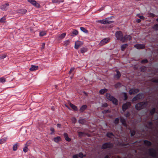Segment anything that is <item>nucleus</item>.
Listing matches in <instances>:
<instances>
[{"label": "nucleus", "instance_id": "obj_1", "mask_svg": "<svg viewBox=\"0 0 158 158\" xmlns=\"http://www.w3.org/2000/svg\"><path fill=\"white\" fill-rule=\"evenodd\" d=\"M115 36L117 40H120L123 42L126 41V39L123 38L122 33L120 31H117L116 32Z\"/></svg>", "mask_w": 158, "mask_h": 158}, {"label": "nucleus", "instance_id": "obj_2", "mask_svg": "<svg viewBox=\"0 0 158 158\" xmlns=\"http://www.w3.org/2000/svg\"><path fill=\"white\" fill-rule=\"evenodd\" d=\"M106 98L107 99L111 101L113 104L115 105L117 104L118 102L117 100L112 96H111L110 94H106Z\"/></svg>", "mask_w": 158, "mask_h": 158}, {"label": "nucleus", "instance_id": "obj_3", "mask_svg": "<svg viewBox=\"0 0 158 158\" xmlns=\"http://www.w3.org/2000/svg\"><path fill=\"white\" fill-rule=\"evenodd\" d=\"M147 105L145 102H141L135 105V108L138 110H139L144 107H145Z\"/></svg>", "mask_w": 158, "mask_h": 158}, {"label": "nucleus", "instance_id": "obj_4", "mask_svg": "<svg viewBox=\"0 0 158 158\" xmlns=\"http://www.w3.org/2000/svg\"><path fill=\"white\" fill-rule=\"evenodd\" d=\"M97 22L100 23L102 24H110L113 22V21H109L108 20V19H102L101 20H98Z\"/></svg>", "mask_w": 158, "mask_h": 158}, {"label": "nucleus", "instance_id": "obj_5", "mask_svg": "<svg viewBox=\"0 0 158 158\" xmlns=\"http://www.w3.org/2000/svg\"><path fill=\"white\" fill-rule=\"evenodd\" d=\"M110 40V38H105L102 40L99 43L100 46H102L107 43Z\"/></svg>", "mask_w": 158, "mask_h": 158}, {"label": "nucleus", "instance_id": "obj_6", "mask_svg": "<svg viewBox=\"0 0 158 158\" xmlns=\"http://www.w3.org/2000/svg\"><path fill=\"white\" fill-rule=\"evenodd\" d=\"M28 1L34 6L37 8H40V4L35 0H28Z\"/></svg>", "mask_w": 158, "mask_h": 158}, {"label": "nucleus", "instance_id": "obj_7", "mask_svg": "<svg viewBox=\"0 0 158 158\" xmlns=\"http://www.w3.org/2000/svg\"><path fill=\"white\" fill-rule=\"evenodd\" d=\"M143 98V95L142 94H137L135 97H134L132 100L133 101H135L139 99H142Z\"/></svg>", "mask_w": 158, "mask_h": 158}, {"label": "nucleus", "instance_id": "obj_8", "mask_svg": "<svg viewBox=\"0 0 158 158\" xmlns=\"http://www.w3.org/2000/svg\"><path fill=\"white\" fill-rule=\"evenodd\" d=\"M139 91V90L137 89H131L129 92V94L131 95L132 94H136Z\"/></svg>", "mask_w": 158, "mask_h": 158}, {"label": "nucleus", "instance_id": "obj_9", "mask_svg": "<svg viewBox=\"0 0 158 158\" xmlns=\"http://www.w3.org/2000/svg\"><path fill=\"white\" fill-rule=\"evenodd\" d=\"M112 146V144L110 143H106L104 144L102 146V148L105 149L107 148H110Z\"/></svg>", "mask_w": 158, "mask_h": 158}, {"label": "nucleus", "instance_id": "obj_10", "mask_svg": "<svg viewBox=\"0 0 158 158\" xmlns=\"http://www.w3.org/2000/svg\"><path fill=\"white\" fill-rule=\"evenodd\" d=\"M131 105V104L130 102H127L126 103L124 104L122 106V109L123 111H125L128 107L130 106Z\"/></svg>", "mask_w": 158, "mask_h": 158}, {"label": "nucleus", "instance_id": "obj_11", "mask_svg": "<svg viewBox=\"0 0 158 158\" xmlns=\"http://www.w3.org/2000/svg\"><path fill=\"white\" fill-rule=\"evenodd\" d=\"M83 44L82 42L80 41H77L75 43L74 48H75L77 49L80 47Z\"/></svg>", "mask_w": 158, "mask_h": 158}, {"label": "nucleus", "instance_id": "obj_12", "mask_svg": "<svg viewBox=\"0 0 158 158\" xmlns=\"http://www.w3.org/2000/svg\"><path fill=\"white\" fill-rule=\"evenodd\" d=\"M9 6V4L8 3H7L2 5L1 6L0 8L2 10L5 11L7 9V7L8 6Z\"/></svg>", "mask_w": 158, "mask_h": 158}, {"label": "nucleus", "instance_id": "obj_13", "mask_svg": "<svg viewBox=\"0 0 158 158\" xmlns=\"http://www.w3.org/2000/svg\"><path fill=\"white\" fill-rule=\"evenodd\" d=\"M17 11L18 14L23 15L25 14L27 12V10L26 9H23L18 10H17Z\"/></svg>", "mask_w": 158, "mask_h": 158}, {"label": "nucleus", "instance_id": "obj_14", "mask_svg": "<svg viewBox=\"0 0 158 158\" xmlns=\"http://www.w3.org/2000/svg\"><path fill=\"white\" fill-rule=\"evenodd\" d=\"M135 47L138 49H141L143 48L144 45L143 44H137L135 45Z\"/></svg>", "mask_w": 158, "mask_h": 158}, {"label": "nucleus", "instance_id": "obj_15", "mask_svg": "<svg viewBox=\"0 0 158 158\" xmlns=\"http://www.w3.org/2000/svg\"><path fill=\"white\" fill-rule=\"evenodd\" d=\"M38 67L37 66L32 65L31 66V68L29 69L30 71H33L36 70L38 69Z\"/></svg>", "mask_w": 158, "mask_h": 158}, {"label": "nucleus", "instance_id": "obj_16", "mask_svg": "<svg viewBox=\"0 0 158 158\" xmlns=\"http://www.w3.org/2000/svg\"><path fill=\"white\" fill-rule=\"evenodd\" d=\"M64 136L65 139L68 141H71V139L69 138L68 135L66 133H64Z\"/></svg>", "mask_w": 158, "mask_h": 158}, {"label": "nucleus", "instance_id": "obj_17", "mask_svg": "<svg viewBox=\"0 0 158 158\" xmlns=\"http://www.w3.org/2000/svg\"><path fill=\"white\" fill-rule=\"evenodd\" d=\"M116 71L117 73V74L114 75V77L115 78H116L117 79H118L120 77V73L118 70H116Z\"/></svg>", "mask_w": 158, "mask_h": 158}, {"label": "nucleus", "instance_id": "obj_18", "mask_svg": "<svg viewBox=\"0 0 158 158\" xmlns=\"http://www.w3.org/2000/svg\"><path fill=\"white\" fill-rule=\"evenodd\" d=\"M70 107L74 110L77 111L78 110L77 107L71 103H69Z\"/></svg>", "mask_w": 158, "mask_h": 158}, {"label": "nucleus", "instance_id": "obj_19", "mask_svg": "<svg viewBox=\"0 0 158 158\" xmlns=\"http://www.w3.org/2000/svg\"><path fill=\"white\" fill-rule=\"evenodd\" d=\"M86 108L87 106L86 105H84L81 107L80 109V111L81 112H82L86 109Z\"/></svg>", "mask_w": 158, "mask_h": 158}, {"label": "nucleus", "instance_id": "obj_20", "mask_svg": "<svg viewBox=\"0 0 158 158\" xmlns=\"http://www.w3.org/2000/svg\"><path fill=\"white\" fill-rule=\"evenodd\" d=\"M52 1L53 3H57L58 4L64 2V0H52Z\"/></svg>", "mask_w": 158, "mask_h": 158}, {"label": "nucleus", "instance_id": "obj_21", "mask_svg": "<svg viewBox=\"0 0 158 158\" xmlns=\"http://www.w3.org/2000/svg\"><path fill=\"white\" fill-rule=\"evenodd\" d=\"M66 34L65 33H63L60 35L58 37V39L59 40H61L63 39L65 36Z\"/></svg>", "mask_w": 158, "mask_h": 158}, {"label": "nucleus", "instance_id": "obj_22", "mask_svg": "<svg viewBox=\"0 0 158 158\" xmlns=\"http://www.w3.org/2000/svg\"><path fill=\"white\" fill-rule=\"evenodd\" d=\"M107 91V89H101L99 91V93L100 94H102L106 92Z\"/></svg>", "mask_w": 158, "mask_h": 158}, {"label": "nucleus", "instance_id": "obj_23", "mask_svg": "<svg viewBox=\"0 0 158 158\" xmlns=\"http://www.w3.org/2000/svg\"><path fill=\"white\" fill-rule=\"evenodd\" d=\"M18 144L16 143L14 145L13 147V150L14 151H16L17 149Z\"/></svg>", "mask_w": 158, "mask_h": 158}, {"label": "nucleus", "instance_id": "obj_24", "mask_svg": "<svg viewBox=\"0 0 158 158\" xmlns=\"http://www.w3.org/2000/svg\"><path fill=\"white\" fill-rule=\"evenodd\" d=\"M78 33V32L76 30H74L72 33V36H75V35H77Z\"/></svg>", "mask_w": 158, "mask_h": 158}, {"label": "nucleus", "instance_id": "obj_25", "mask_svg": "<svg viewBox=\"0 0 158 158\" xmlns=\"http://www.w3.org/2000/svg\"><path fill=\"white\" fill-rule=\"evenodd\" d=\"M6 19V16H4L2 18L0 19V23H4L5 22V21Z\"/></svg>", "mask_w": 158, "mask_h": 158}, {"label": "nucleus", "instance_id": "obj_26", "mask_svg": "<svg viewBox=\"0 0 158 158\" xmlns=\"http://www.w3.org/2000/svg\"><path fill=\"white\" fill-rule=\"evenodd\" d=\"M60 140V138L59 136H58L54 138V141L56 142H59Z\"/></svg>", "mask_w": 158, "mask_h": 158}, {"label": "nucleus", "instance_id": "obj_27", "mask_svg": "<svg viewBox=\"0 0 158 158\" xmlns=\"http://www.w3.org/2000/svg\"><path fill=\"white\" fill-rule=\"evenodd\" d=\"M80 29L81 31L85 33H87L88 32V31L83 27H80Z\"/></svg>", "mask_w": 158, "mask_h": 158}, {"label": "nucleus", "instance_id": "obj_28", "mask_svg": "<svg viewBox=\"0 0 158 158\" xmlns=\"http://www.w3.org/2000/svg\"><path fill=\"white\" fill-rule=\"evenodd\" d=\"M123 38L126 39V41L128 40H130L131 39V37L130 35H126Z\"/></svg>", "mask_w": 158, "mask_h": 158}, {"label": "nucleus", "instance_id": "obj_29", "mask_svg": "<svg viewBox=\"0 0 158 158\" xmlns=\"http://www.w3.org/2000/svg\"><path fill=\"white\" fill-rule=\"evenodd\" d=\"M28 150L27 145L26 144L25 147L23 148V151L24 152H26L28 151Z\"/></svg>", "mask_w": 158, "mask_h": 158}, {"label": "nucleus", "instance_id": "obj_30", "mask_svg": "<svg viewBox=\"0 0 158 158\" xmlns=\"http://www.w3.org/2000/svg\"><path fill=\"white\" fill-rule=\"evenodd\" d=\"M127 46V44H124L123 45L121 46V49L122 51H123L125 48Z\"/></svg>", "mask_w": 158, "mask_h": 158}, {"label": "nucleus", "instance_id": "obj_31", "mask_svg": "<svg viewBox=\"0 0 158 158\" xmlns=\"http://www.w3.org/2000/svg\"><path fill=\"white\" fill-rule=\"evenodd\" d=\"M87 51V49L85 48H82L81 49V53H84Z\"/></svg>", "mask_w": 158, "mask_h": 158}, {"label": "nucleus", "instance_id": "obj_32", "mask_svg": "<svg viewBox=\"0 0 158 158\" xmlns=\"http://www.w3.org/2000/svg\"><path fill=\"white\" fill-rule=\"evenodd\" d=\"M7 138H2L0 139V144L3 143L6 140Z\"/></svg>", "mask_w": 158, "mask_h": 158}, {"label": "nucleus", "instance_id": "obj_33", "mask_svg": "<svg viewBox=\"0 0 158 158\" xmlns=\"http://www.w3.org/2000/svg\"><path fill=\"white\" fill-rule=\"evenodd\" d=\"M78 122L80 123L83 124L85 122V120L84 119H81L79 120Z\"/></svg>", "mask_w": 158, "mask_h": 158}, {"label": "nucleus", "instance_id": "obj_34", "mask_svg": "<svg viewBox=\"0 0 158 158\" xmlns=\"http://www.w3.org/2000/svg\"><path fill=\"white\" fill-rule=\"evenodd\" d=\"M144 142L145 144L148 146L150 145L151 144V142L145 140L144 141Z\"/></svg>", "mask_w": 158, "mask_h": 158}, {"label": "nucleus", "instance_id": "obj_35", "mask_svg": "<svg viewBox=\"0 0 158 158\" xmlns=\"http://www.w3.org/2000/svg\"><path fill=\"white\" fill-rule=\"evenodd\" d=\"M120 121L125 126H126V123H125V120L124 119H123V118H121L120 119Z\"/></svg>", "mask_w": 158, "mask_h": 158}, {"label": "nucleus", "instance_id": "obj_36", "mask_svg": "<svg viewBox=\"0 0 158 158\" xmlns=\"http://www.w3.org/2000/svg\"><path fill=\"white\" fill-rule=\"evenodd\" d=\"M121 85V84L120 83H118L115 85V87L116 88H118L120 87Z\"/></svg>", "mask_w": 158, "mask_h": 158}, {"label": "nucleus", "instance_id": "obj_37", "mask_svg": "<svg viewBox=\"0 0 158 158\" xmlns=\"http://www.w3.org/2000/svg\"><path fill=\"white\" fill-rule=\"evenodd\" d=\"M149 151L151 152V151L152 152H153V153H150V154L152 156H155V151L152 149H150V150H149Z\"/></svg>", "mask_w": 158, "mask_h": 158}, {"label": "nucleus", "instance_id": "obj_38", "mask_svg": "<svg viewBox=\"0 0 158 158\" xmlns=\"http://www.w3.org/2000/svg\"><path fill=\"white\" fill-rule=\"evenodd\" d=\"M46 34V33L45 31H41L40 33V35L41 36H43Z\"/></svg>", "mask_w": 158, "mask_h": 158}, {"label": "nucleus", "instance_id": "obj_39", "mask_svg": "<svg viewBox=\"0 0 158 158\" xmlns=\"http://www.w3.org/2000/svg\"><path fill=\"white\" fill-rule=\"evenodd\" d=\"M64 44L66 46H67L68 45H69L70 43L69 41L68 40H65L64 41Z\"/></svg>", "mask_w": 158, "mask_h": 158}, {"label": "nucleus", "instance_id": "obj_40", "mask_svg": "<svg viewBox=\"0 0 158 158\" xmlns=\"http://www.w3.org/2000/svg\"><path fill=\"white\" fill-rule=\"evenodd\" d=\"M6 81L5 79L3 77L0 78V82L2 83L5 82Z\"/></svg>", "mask_w": 158, "mask_h": 158}, {"label": "nucleus", "instance_id": "obj_41", "mask_svg": "<svg viewBox=\"0 0 158 158\" xmlns=\"http://www.w3.org/2000/svg\"><path fill=\"white\" fill-rule=\"evenodd\" d=\"M106 135L109 137H112L113 136V134L110 133H107Z\"/></svg>", "mask_w": 158, "mask_h": 158}, {"label": "nucleus", "instance_id": "obj_42", "mask_svg": "<svg viewBox=\"0 0 158 158\" xmlns=\"http://www.w3.org/2000/svg\"><path fill=\"white\" fill-rule=\"evenodd\" d=\"M153 28L155 30H158V24L155 25L153 27Z\"/></svg>", "mask_w": 158, "mask_h": 158}, {"label": "nucleus", "instance_id": "obj_43", "mask_svg": "<svg viewBox=\"0 0 158 158\" xmlns=\"http://www.w3.org/2000/svg\"><path fill=\"white\" fill-rule=\"evenodd\" d=\"M78 157H80V158H83L84 157V155L82 153L80 152L79 154Z\"/></svg>", "mask_w": 158, "mask_h": 158}, {"label": "nucleus", "instance_id": "obj_44", "mask_svg": "<svg viewBox=\"0 0 158 158\" xmlns=\"http://www.w3.org/2000/svg\"><path fill=\"white\" fill-rule=\"evenodd\" d=\"M50 130L51 131V134H53L54 133V129L52 127H51L50 128Z\"/></svg>", "mask_w": 158, "mask_h": 158}, {"label": "nucleus", "instance_id": "obj_45", "mask_svg": "<svg viewBox=\"0 0 158 158\" xmlns=\"http://www.w3.org/2000/svg\"><path fill=\"white\" fill-rule=\"evenodd\" d=\"M6 57V55L5 54L0 55V59H3V58H4L5 57Z\"/></svg>", "mask_w": 158, "mask_h": 158}, {"label": "nucleus", "instance_id": "obj_46", "mask_svg": "<svg viewBox=\"0 0 158 158\" xmlns=\"http://www.w3.org/2000/svg\"><path fill=\"white\" fill-rule=\"evenodd\" d=\"M123 95L124 96V100H126L127 98V94L125 93H123Z\"/></svg>", "mask_w": 158, "mask_h": 158}, {"label": "nucleus", "instance_id": "obj_47", "mask_svg": "<svg viewBox=\"0 0 158 158\" xmlns=\"http://www.w3.org/2000/svg\"><path fill=\"white\" fill-rule=\"evenodd\" d=\"M118 121L119 119L118 118H116L114 120V123L115 124L118 123Z\"/></svg>", "mask_w": 158, "mask_h": 158}, {"label": "nucleus", "instance_id": "obj_48", "mask_svg": "<svg viewBox=\"0 0 158 158\" xmlns=\"http://www.w3.org/2000/svg\"><path fill=\"white\" fill-rule=\"evenodd\" d=\"M84 133L82 132H79L78 133L79 136V137H81L83 136Z\"/></svg>", "mask_w": 158, "mask_h": 158}, {"label": "nucleus", "instance_id": "obj_49", "mask_svg": "<svg viewBox=\"0 0 158 158\" xmlns=\"http://www.w3.org/2000/svg\"><path fill=\"white\" fill-rule=\"evenodd\" d=\"M155 111V108L152 109V110H151L150 111V113L151 114H154Z\"/></svg>", "mask_w": 158, "mask_h": 158}, {"label": "nucleus", "instance_id": "obj_50", "mask_svg": "<svg viewBox=\"0 0 158 158\" xmlns=\"http://www.w3.org/2000/svg\"><path fill=\"white\" fill-rule=\"evenodd\" d=\"M137 16H138L140 19H144V17L142 16V15H139L138 14L137 15Z\"/></svg>", "mask_w": 158, "mask_h": 158}, {"label": "nucleus", "instance_id": "obj_51", "mask_svg": "<svg viewBox=\"0 0 158 158\" xmlns=\"http://www.w3.org/2000/svg\"><path fill=\"white\" fill-rule=\"evenodd\" d=\"M72 122L74 123H75L76 122V119L75 118H72Z\"/></svg>", "mask_w": 158, "mask_h": 158}, {"label": "nucleus", "instance_id": "obj_52", "mask_svg": "<svg viewBox=\"0 0 158 158\" xmlns=\"http://www.w3.org/2000/svg\"><path fill=\"white\" fill-rule=\"evenodd\" d=\"M74 68H71L70 71H69V73L70 74L71 73L73 72V71H74Z\"/></svg>", "mask_w": 158, "mask_h": 158}, {"label": "nucleus", "instance_id": "obj_53", "mask_svg": "<svg viewBox=\"0 0 158 158\" xmlns=\"http://www.w3.org/2000/svg\"><path fill=\"white\" fill-rule=\"evenodd\" d=\"M73 158H78V155H74L73 156Z\"/></svg>", "mask_w": 158, "mask_h": 158}, {"label": "nucleus", "instance_id": "obj_54", "mask_svg": "<svg viewBox=\"0 0 158 158\" xmlns=\"http://www.w3.org/2000/svg\"><path fill=\"white\" fill-rule=\"evenodd\" d=\"M147 59H145L144 60H143L141 61L142 63H147Z\"/></svg>", "mask_w": 158, "mask_h": 158}, {"label": "nucleus", "instance_id": "obj_55", "mask_svg": "<svg viewBox=\"0 0 158 158\" xmlns=\"http://www.w3.org/2000/svg\"><path fill=\"white\" fill-rule=\"evenodd\" d=\"M149 15L150 17H154L155 15L153 14L150 13L149 14Z\"/></svg>", "mask_w": 158, "mask_h": 158}, {"label": "nucleus", "instance_id": "obj_56", "mask_svg": "<svg viewBox=\"0 0 158 158\" xmlns=\"http://www.w3.org/2000/svg\"><path fill=\"white\" fill-rule=\"evenodd\" d=\"M102 106L103 107H106L107 106V104L106 103H105L102 105Z\"/></svg>", "mask_w": 158, "mask_h": 158}, {"label": "nucleus", "instance_id": "obj_57", "mask_svg": "<svg viewBox=\"0 0 158 158\" xmlns=\"http://www.w3.org/2000/svg\"><path fill=\"white\" fill-rule=\"evenodd\" d=\"M135 134V132L134 131L131 132V136Z\"/></svg>", "mask_w": 158, "mask_h": 158}, {"label": "nucleus", "instance_id": "obj_58", "mask_svg": "<svg viewBox=\"0 0 158 158\" xmlns=\"http://www.w3.org/2000/svg\"><path fill=\"white\" fill-rule=\"evenodd\" d=\"M125 116L126 117H127L129 116V113L128 112H127L126 114H125Z\"/></svg>", "mask_w": 158, "mask_h": 158}, {"label": "nucleus", "instance_id": "obj_59", "mask_svg": "<svg viewBox=\"0 0 158 158\" xmlns=\"http://www.w3.org/2000/svg\"><path fill=\"white\" fill-rule=\"evenodd\" d=\"M45 44L44 43H43L42 44V48H44Z\"/></svg>", "mask_w": 158, "mask_h": 158}, {"label": "nucleus", "instance_id": "obj_60", "mask_svg": "<svg viewBox=\"0 0 158 158\" xmlns=\"http://www.w3.org/2000/svg\"><path fill=\"white\" fill-rule=\"evenodd\" d=\"M153 82L158 83V79H155L153 81Z\"/></svg>", "mask_w": 158, "mask_h": 158}, {"label": "nucleus", "instance_id": "obj_61", "mask_svg": "<svg viewBox=\"0 0 158 158\" xmlns=\"http://www.w3.org/2000/svg\"><path fill=\"white\" fill-rule=\"evenodd\" d=\"M141 21V20L140 19H138L136 20V22L138 23H139Z\"/></svg>", "mask_w": 158, "mask_h": 158}, {"label": "nucleus", "instance_id": "obj_62", "mask_svg": "<svg viewBox=\"0 0 158 158\" xmlns=\"http://www.w3.org/2000/svg\"><path fill=\"white\" fill-rule=\"evenodd\" d=\"M57 126L59 128H60L61 125L60 124H57Z\"/></svg>", "mask_w": 158, "mask_h": 158}, {"label": "nucleus", "instance_id": "obj_63", "mask_svg": "<svg viewBox=\"0 0 158 158\" xmlns=\"http://www.w3.org/2000/svg\"><path fill=\"white\" fill-rule=\"evenodd\" d=\"M108 156H106L104 158H108Z\"/></svg>", "mask_w": 158, "mask_h": 158}, {"label": "nucleus", "instance_id": "obj_64", "mask_svg": "<svg viewBox=\"0 0 158 158\" xmlns=\"http://www.w3.org/2000/svg\"><path fill=\"white\" fill-rule=\"evenodd\" d=\"M65 106H66V107H67L68 109H69V107H68L67 106H66V105H65Z\"/></svg>", "mask_w": 158, "mask_h": 158}]
</instances>
